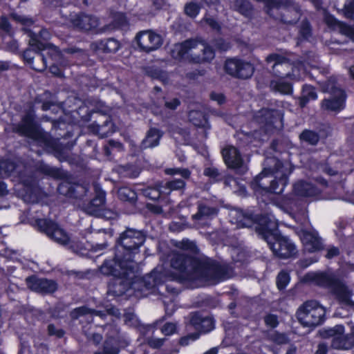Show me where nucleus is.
Instances as JSON below:
<instances>
[{"mask_svg": "<svg viewBox=\"0 0 354 354\" xmlns=\"http://www.w3.org/2000/svg\"><path fill=\"white\" fill-rule=\"evenodd\" d=\"M180 252L174 253L171 266L176 270L174 274H166L162 267L155 268L146 281H153V286L159 285L166 280L181 279L196 281L197 286L205 283L214 284L220 281V268L216 265H209L198 261L191 254L197 252L196 244L189 240H183L178 245Z\"/></svg>", "mask_w": 354, "mask_h": 354, "instance_id": "f257e3e1", "label": "nucleus"}, {"mask_svg": "<svg viewBox=\"0 0 354 354\" xmlns=\"http://www.w3.org/2000/svg\"><path fill=\"white\" fill-rule=\"evenodd\" d=\"M260 227L257 230L268 243L274 254L279 258L287 259L297 253L295 244L287 237L278 234L275 231L278 223L272 216L260 220Z\"/></svg>", "mask_w": 354, "mask_h": 354, "instance_id": "f03ea898", "label": "nucleus"}, {"mask_svg": "<svg viewBox=\"0 0 354 354\" xmlns=\"http://www.w3.org/2000/svg\"><path fill=\"white\" fill-rule=\"evenodd\" d=\"M135 263L129 259L122 260L118 255L113 260L106 261L101 267V272L105 274H111L115 277L113 284L109 285V290L116 295H122L126 292L128 286H134Z\"/></svg>", "mask_w": 354, "mask_h": 354, "instance_id": "7ed1b4c3", "label": "nucleus"}, {"mask_svg": "<svg viewBox=\"0 0 354 354\" xmlns=\"http://www.w3.org/2000/svg\"><path fill=\"white\" fill-rule=\"evenodd\" d=\"M170 53L175 59H185L194 63L209 62L214 57V52L212 48L203 41L195 39L176 44Z\"/></svg>", "mask_w": 354, "mask_h": 354, "instance_id": "20e7f679", "label": "nucleus"}, {"mask_svg": "<svg viewBox=\"0 0 354 354\" xmlns=\"http://www.w3.org/2000/svg\"><path fill=\"white\" fill-rule=\"evenodd\" d=\"M306 277L319 286L330 288L341 302L346 305H354V286L349 289L341 282L324 273H308Z\"/></svg>", "mask_w": 354, "mask_h": 354, "instance_id": "39448f33", "label": "nucleus"}, {"mask_svg": "<svg viewBox=\"0 0 354 354\" xmlns=\"http://www.w3.org/2000/svg\"><path fill=\"white\" fill-rule=\"evenodd\" d=\"M325 314V308L315 300L306 301L297 312L299 322L308 327H315L322 324Z\"/></svg>", "mask_w": 354, "mask_h": 354, "instance_id": "423d86ee", "label": "nucleus"}, {"mask_svg": "<svg viewBox=\"0 0 354 354\" xmlns=\"http://www.w3.org/2000/svg\"><path fill=\"white\" fill-rule=\"evenodd\" d=\"M28 33L30 37L29 44L34 50L48 49V55L52 60L61 65L64 64L63 54L55 46L43 42V41L48 40L50 37V34L46 29L40 30L39 35L35 31L31 30H28Z\"/></svg>", "mask_w": 354, "mask_h": 354, "instance_id": "0eeeda50", "label": "nucleus"}, {"mask_svg": "<svg viewBox=\"0 0 354 354\" xmlns=\"http://www.w3.org/2000/svg\"><path fill=\"white\" fill-rule=\"evenodd\" d=\"M322 89L324 92L330 93L328 99L323 100L322 107L326 110L339 111L344 108L346 95L339 88L333 80H329L324 83Z\"/></svg>", "mask_w": 354, "mask_h": 354, "instance_id": "6e6552de", "label": "nucleus"}, {"mask_svg": "<svg viewBox=\"0 0 354 354\" xmlns=\"http://www.w3.org/2000/svg\"><path fill=\"white\" fill-rule=\"evenodd\" d=\"M268 63H274L272 71L274 75L279 78H288L290 80H299L302 75L298 73L300 67L292 68L291 64L283 60V58L277 54H272L267 57Z\"/></svg>", "mask_w": 354, "mask_h": 354, "instance_id": "1a4fd4ad", "label": "nucleus"}, {"mask_svg": "<svg viewBox=\"0 0 354 354\" xmlns=\"http://www.w3.org/2000/svg\"><path fill=\"white\" fill-rule=\"evenodd\" d=\"M344 327L341 325L325 330L326 337H332L331 346L335 349L348 350L354 346V328L351 333L343 335Z\"/></svg>", "mask_w": 354, "mask_h": 354, "instance_id": "9d476101", "label": "nucleus"}, {"mask_svg": "<svg viewBox=\"0 0 354 354\" xmlns=\"http://www.w3.org/2000/svg\"><path fill=\"white\" fill-rule=\"evenodd\" d=\"M39 229L44 232L48 237L61 245H67L71 241L69 235L56 223L46 219L37 221Z\"/></svg>", "mask_w": 354, "mask_h": 354, "instance_id": "9b49d317", "label": "nucleus"}, {"mask_svg": "<svg viewBox=\"0 0 354 354\" xmlns=\"http://www.w3.org/2000/svg\"><path fill=\"white\" fill-rule=\"evenodd\" d=\"M225 70L228 74L243 79L250 77L254 73V68L250 63L236 59H227Z\"/></svg>", "mask_w": 354, "mask_h": 354, "instance_id": "f8f14e48", "label": "nucleus"}, {"mask_svg": "<svg viewBox=\"0 0 354 354\" xmlns=\"http://www.w3.org/2000/svg\"><path fill=\"white\" fill-rule=\"evenodd\" d=\"M136 39L138 46L146 52L157 50L162 44V37L152 30H144L137 34Z\"/></svg>", "mask_w": 354, "mask_h": 354, "instance_id": "ddd939ff", "label": "nucleus"}, {"mask_svg": "<svg viewBox=\"0 0 354 354\" xmlns=\"http://www.w3.org/2000/svg\"><path fill=\"white\" fill-rule=\"evenodd\" d=\"M145 240V236L141 232L129 229L120 236L119 241L121 245L128 250L126 255L130 257L131 254L129 251L142 245Z\"/></svg>", "mask_w": 354, "mask_h": 354, "instance_id": "4468645a", "label": "nucleus"}, {"mask_svg": "<svg viewBox=\"0 0 354 354\" xmlns=\"http://www.w3.org/2000/svg\"><path fill=\"white\" fill-rule=\"evenodd\" d=\"M70 21L73 27L84 31L96 30L100 25L97 17L83 13L72 16Z\"/></svg>", "mask_w": 354, "mask_h": 354, "instance_id": "2eb2a0df", "label": "nucleus"}, {"mask_svg": "<svg viewBox=\"0 0 354 354\" xmlns=\"http://www.w3.org/2000/svg\"><path fill=\"white\" fill-rule=\"evenodd\" d=\"M17 131L39 142H41L44 139L43 133L35 126L33 115L30 113L23 119L21 124L17 129Z\"/></svg>", "mask_w": 354, "mask_h": 354, "instance_id": "dca6fc26", "label": "nucleus"}, {"mask_svg": "<svg viewBox=\"0 0 354 354\" xmlns=\"http://www.w3.org/2000/svg\"><path fill=\"white\" fill-rule=\"evenodd\" d=\"M298 234L305 250L315 252L322 249V241L316 232L301 230Z\"/></svg>", "mask_w": 354, "mask_h": 354, "instance_id": "f3484780", "label": "nucleus"}, {"mask_svg": "<svg viewBox=\"0 0 354 354\" xmlns=\"http://www.w3.org/2000/svg\"><path fill=\"white\" fill-rule=\"evenodd\" d=\"M26 283L28 287L32 290L42 293L53 292L57 288L55 283L53 281L36 277L27 278Z\"/></svg>", "mask_w": 354, "mask_h": 354, "instance_id": "a211bd4d", "label": "nucleus"}, {"mask_svg": "<svg viewBox=\"0 0 354 354\" xmlns=\"http://www.w3.org/2000/svg\"><path fill=\"white\" fill-rule=\"evenodd\" d=\"M255 120L261 126H266L281 122V113L277 111L262 109L255 115Z\"/></svg>", "mask_w": 354, "mask_h": 354, "instance_id": "6ab92c4d", "label": "nucleus"}, {"mask_svg": "<svg viewBox=\"0 0 354 354\" xmlns=\"http://www.w3.org/2000/svg\"><path fill=\"white\" fill-rule=\"evenodd\" d=\"M223 156L225 164L231 168L238 169L241 167L243 163L242 158L238 150L229 146L223 150Z\"/></svg>", "mask_w": 354, "mask_h": 354, "instance_id": "aec40b11", "label": "nucleus"}, {"mask_svg": "<svg viewBox=\"0 0 354 354\" xmlns=\"http://www.w3.org/2000/svg\"><path fill=\"white\" fill-rule=\"evenodd\" d=\"M191 323L196 326L197 329L204 333L212 330L214 327L213 319L209 317H201L198 315H194L191 319Z\"/></svg>", "mask_w": 354, "mask_h": 354, "instance_id": "412c9836", "label": "nucleus"}, {"mask_svg": "<svg viewBox=\"0 0 354 354\" xmlns=\"http://www.w3.org/2000/svg\"><path fill=\"white\" fill-rule=\"evenodd\" d=\"M105 203V193L102 191H97L95 197L91 201L86 211L90 214H95L100 208Z\"/></svg>", "mask_w": 354, "mask_h": 354, "instance_id": "4be33fe9", "label": "nucleus"}, {"mask_svg": "<svg viewBox=\"0 0 354 354\" xmlns=\"http://www.w3.org/2000/svg\"><path fill=\"white\" fill-rule=\"evenodd\" d=\"M294 191L297 195L310 196L316 195L317 190L310 184L306 182H299L294 186Z\"/></svg>", "mask_w": 354, "mask_h": 354, "instance_id": "5701e85b", "label": "nucleus"}, {"mask_svg": "<svg viewBox=\"0 0 354 354\" xmlns=\"http://www.w3.org/2000/svg\"><path fill=\"white\" fill-rule=\"evenodd\" d=\"M160 132L156 129H151L142 142L143 148L153 147L158 145L159 140L161 138Z\"/></svg>", "mask_w": 354, "mask_h": 354, "instance_id": "b1692460", "label": "nucleus"}, {"mask_svg": "<svg viewBox=\"0 0 354 354\" xmlns=\"http://www.w3.org/2000/svg\"><path fill=\"white\" fill-rule=\"evenodd\" d=\"M270 88L274 91L286 95L290 94L292 91V84L284 82L283 79L281 78L278 80H272L270 82Z\"/></svg>", "mask_w": 354, "mask_h": 354, "instance_id": "393cba45", "label": "nucleus"}, {"mask_svg": "<svg viewBox=\"0 0 354 354\" xmlns=\"http://www.w3.org/2000/svg\"><path fill=\"white\" fill-rule=\"evenodd\" d=\"M189 118L191 122L195 126L203 128H208L209 124L205 115L200 111L192 110L189 113Z\"/></svg>", "mask_w": 354, "mask_h": 354, "instance_id": "a878e982", "label": "nucleus"}, {"mask_svg": "<svg viewBox=\"0 0 354 354\" xmlns=\"http://www.w3.org/2000/svg\"><path fill=\"white\" fill-rule=\"evenodd\" d=\"M185 183L180 178H174L165 184V186L160 188V192L169 194L171 191L178 190L184 188Z\"/></svg>", "mask_w": 354, "mask_h": 354, "instance_id": "bb28decb", "label": "nucleus"}, {"mask_svg": "<svg viewBox=\"0 0 354 354\" xmlns=\"http://www.w3.org/2000/svg\"><path fill=\"white\" fill-rule=\"evenodd\" d=\"M97 45L98 50L106 53H115L120 47L118 41L113 39L97 41Z\"/></svg>", "mask_w": 354, "mask_h": 354, "instance_id": "cd10ccee", "label": "nucleus"}, {"mask_svg": "<svg viewBox=\"0 0 354 354\" xmlns=\"http://www.w3.org/2000/svg\"><path fill=\"white\" fill-rule=\"evenodd\" d=\"M230 216L232 218L237 217L236 223L239 227H251L254 223V219L250 216H246L243 214L241 212L238 210H232L230 212Z\"/></svg>", "mask_w": 354, "mask_h": 354, "instance_id": "c85d7f7f", "label": "nucleus"}, {"mask_svg": "<svg viewBox=\"0 0 354 354\" xmlns=\"http://www.w3.org/2000/svg\"><path fill=\"white\" fill-rule=\"evenodd\" d=\"M112 123L108 120H106L103 124H100L98 122H95L92 124L95 133L101 137L108 136L109 133H113L114 130L112 129Z\"/></svg>", "mask_w": 354, "mask_h": 354, "instance_id": "c756f323", "label": "nucleus"}, {"mask_svg": "<svg viewBox=\"0 0 354 354\" xmlns=\"http://www.w3.org/2000/svg\"><path fill=\"white\" fill-rule=\"evenodd\" d=\"M317 95L314 89L310 86H305L302 90V95L300 98V106H304L308 101L317 99Z\"/></svg>", "mask_w": 354, "mask_h": 354, "instance_id": "7c9ffc66", "label": "nucleus"}, {"mask_svg": "<svg viewBox=\"0 0 354 354\" xmlns=\"http://www.w3.org/2000/svg\"><path fill=\"white\" fill-rule=\"evenodd\" d=\"M118 194L119 198L122 201L134 202L137 198L136 193L127 187L120 188Z\"/></svg>", "mask_w": 354, "mask_h": 354, "instance_id": "2f4dec72", "label": "nucleus"}, {"mask_svg": "<svg viewBox=\"0 0 354 354\" xmlns=\"http://www.w3.org/2000/svg\"><path fill=\"white\" fill-rule=\"evenodd\" d=\"M216 214V211L214 208H210L206 206H199L198 212L196 214L192 216L194 220H203L206 217H208L212 215H214Z\"/></svg>", "mask_w": 354, "mask_h": 354, "instance_id": "473e14b6", "label": "nucleus"}, {"mask_svg": "<svg viewBox=\"0 0 354 354\" xmlns=\"http://www.w3.org/2000/svg\"><path fill=\"white\" fill-rule=\"evenodd\" d=\"M118 352L117 341L115 339H109L104 343L103 353H95V354H118Z\"/></svg>", "mask_w": 354, "mask_h": 354, "instance_id": "72a5a7b5", "label": "nucleus"}, {"mask_svg": "<svg viewBox=\"0 0 354 354\" xmlns=\"http://www.w3.org/2000/svg\"><path fill=\"white\" fill-rule=\"evenodd\" d=\"M300 138L309 142L311 145H315L319 140L318 135L311 131H304L300 135Z\"/></svg>", "mask_w": 354, "mask_h": 354, "instance_id": "f704fd0d", "label": "nucleus"}, {"mask_svg": "<svg viewBox=\"0 0 354 354\" xmlns=\"http://www.w3.org/2000/svg\"><path fill=\"white\" fill-rule=\"evenodd\" d=\"M200 7L195 3H189L185 6V12L190 17H195L198 15Z\"/></svg>", "mask_w": 354, "mask_h": 354, "instance_id": "c9c22d12", "label": "nucleus"}, {"mask_svg": "<svg viewBox=\"0 0 354 354\" xmlns=\"http://www.w3.org/2000/svg\"><path fill=\"white\" fill-rule=\"evenodd\" d=\"M290 281V277L287 272H281L277 277V285L279 289L284 288Z\"/></svg>", "mask_w": 354, "mask_h": 354, "instance_id": "e433bc0d", "label": "nucleus"}, {"mask_svg": "<svg viewBox=\"0 0 354 354\" xmlns=\"http://www.w3.org/2000/svg\"><path fill=\"white\" fill-rule=\"evenodd\" d=\"M286 182V176H283V178L279 179V181L278 183H279V185H280L281 186V187H275V185H274L275 183L272 182L270 187L268 188V191L270 192L276 193V194H280L283 191Z\"/></svg>", "mask_w": 354, "mask_h": 354, "instance_id": "4c0bfd02", "label": "nucleus"}, {"mask_svg": "<svg viewBox=\"0 0 354 354\" xmlns=\"http://www.w3.org/2000/svg\"><path fill=\"white\" fill-rule=\"evenodd\" d=\"M161 330L165 335H171L176 333V326L174 323H166Z\"/></svg>", "mask_w": 354, "mask_h": 354, "instance_id": "58836bf2", "label": "nucleus"}, {"mask_svg": "<svg viewBox=\"0 0 354 354\" xmlns=\"http://www.w3.org/2000/svg\"><path fill=\"white\" fill-rule=\"evenodd\" d=\"M113 18L114 21L113 27L123 26L127 22L126 17L122 13L115 14Z\"/></svg>", "mask_w": 354, "mask_h": 354, "instance_id": "ea45409f", "label": "nucleus"}, {"mask_svg": "<svg viewBox=\"0 0 354 354\" xmlns=\"http://www.w3.org/2000/svg\"><path fill=\"white\" fill-rule=\"evenodd\" d=\"M168 174H180L184 178H188L190 175V172L187 169H169L166 171Z\"/></svg>", "mask_w": 354, "mask_h": 354, "instance_id": "a19ab883", "label": "nucleus"}, {"mask_svg": "<svg viewBox=\"0 0 354 354\" xmlns=\"http://www.w3.org/2000/svg\"><path fill=\"white\" fill-rule=\"evenodd\" d=\"M9 167L12 169L14 168V165L9 160H3L0 162V177L4 178L8 173V170L4 169L5 167Z\"/></svg>", "mask_w": 354, "mask_h": 354, "instance_id": "79ce46f5", "label": "nucleus"}, {"mask_svg": "<svg viewBox=\"0 0 354 354\" xmlns=\"http://www.w3.org/2000/svg\"><path fill=\"white\" fill-rule=\"evenodd\" d=\"M94 313V310H91L86 307H80L78 308H76L73 313L72 315L74 318H77L79 316L86 315L88 313Z\"/></svg>", "mask_w": 354, "mask_h": 354, "instance_id": "37998d69", "label": "nucleus"}, {"mask_svg": "<svg viewBox=\"0 0 354 354\" xmlns=\"http://www.w3.org/2000/svg\"><path fill=\"white\" fill-rule=\"evenodd\" d=\"M272 339L279 344H286L288 339L286 336L283 334L274 333L271 337Z\"/></svg>", "mask_w": 354, "mask_h": 354, "instance_id": "c03bdc74", "label": "nucleus"}, {"mask_svg": "<svg viewBox=\"0 0 354 354\" xmlns=\"http://www.w3.org/2000/svg\"><path fill=\"white\" fill-rule=\"evenodd\" d=\"M265 323L267 326L274 328L278 324L277 317L273 315H268L265 317Z\"/></svg>", "mask_w": 354, "mask_h": 354, "instance_id": "a18cd8bd", "label": "nucleus"}, {"mask_svg": "<svg viewBox=\"0 0 354 354\" xmlns=\"http://www.w3.org/2000/svg\"><path fill=\"white\" fill-rule=\"evenodd\" d=\"M12 17L14 18L15 20L21 23L23 25H25V26H30V25L32 24V23H33V21L31 19L28 18L24 16L17 15L15 14V15H12Z\"/></svg>", "mask_w": 354, "mask_h": 354, "instance_id": "49530a36", "label": "nucleus"}, {"mask_svg": "<svg viewBox=\"0 0 354 354\" xmlns=\"http://www.w3.org/2000/svg\"><path fill=\"white\" fill-rule=\"evenodd\" d=\"M164 343V339L151 338L148 339V344L152 348H159Z\"/></svg>", "mask_w": 354, "mask_h": 354, "instance_id": "de8ad7c7", "label": "nucleus"}, {"mask_svg": "<svg viewBox=\"0 0 354 354\" xmlns=\"http://www.w3.org/2000/svg\"><path fill=\"white\" fill-rule=\"evenodd\" d=\"M48 330L50 335H54L58 337H62L64 334L62 330L56 328L53 325H49Z\"/></svg>", "mask_w": 354, "mask_h": 354, "instance_id": "09e8293b", "label": "nucleus"}, {"mask_svg": "<svg viewBox=\"0 0 354 354\" xmlns=\"http://www.w3.org/2000/svg\"><path fill=\"white\" fill-rule=\"evenodd\" d=\"M180 104V101L177 98H174L169 101L165 102V106L169 109L174 110L176 109Z\"/></svg>", "mask_w": 354, "mask_h": 354, "instance_id": "8fccbe9b", "label": "nucleus"}, {"mask_svg": "<svg viewBox=\"0 0 354 354\" xmlns=\"http://www.w3.org/2000/svg\"><path fill=\"white\" fill-rule=\"evenodd\" d=\"M342 31L354 41V28L353 27L344 26L342 27Z\"/></svg>", "mask_w": 354, "mask_h": 354, "instance_id": "3c124183", "label": "nucleus"}, {"mask_svg": "<svg viewBox=\"0 0 354 354\" xmlns=\"http://www.w3.org/2000/svg\"><path fill=\"white\" fill-rule=\"evenodd\" d=\"M210 97L212 100L216 101L218 104H221L225 102V97L221 93H212Z\"/></svg>", "mask_w": 354, "mask_h": 354, "instance_id": "603ef678", "label": "nucleus"}, {"mask_svg": "<svg viewBox=\"0 0 354 354\" xmlns=\"http://www.w3.org/2000/svg\"><path fill=\"white\" fill-rule=\"evenodd\" d=\"M339 254V250L335 247H330L328 249L327 254L326 257L328 259H331L334 257H336Z\"/></svg>", "mask_w": 354, "mask_h": 354, "instance_id": "864d4df0", "label": "nucleus"}, {"mask_svg": "<svg viewBox=\"0 0 354 354\" xmlns=\"http://www.w3.org/2000/svg\"><path fill=\"white\" fill-rule=\"evenodd\" d=\"M204 174L207 176L215 178L218 176V171L215 168L209 167L205 169Z\"/></svg>", "mask_w": 354, "mask_h": 354, "instance_id": "5fc2aeb1", "label": "nucleus"}, {"mask_svg": "<svg viewBox=\"0 0 354 354\" xmlns=\"http://www.w3.org/2000/svg\"><path fill=\"white\" fill-rule=\"evenodd\" d=\"M206 23L213 29L218 30L219 29V25L218 22L214 20L213 18H207L205 19Z\"/></svg>", "mask_w": 354, "mask_h": 354, "instance_id": "6e6d98bb", "label": "nucleus"}, {"mask_svg": "<svg viewBox=\"0 0 354 354\" xmlns=\"http://www.w3.org/2000/svg\"><path fill=\"white\" fill-rule=\"evenodd\" d=\"M9 23L5 17H2L0 19V28L6 31H9Z\"/></svg>", "mask_w": 354, "mask_h": 354, "instance_id": "4d7b16f0", "label": "nucleus"}, {"mask_svg": "<svg viewBox=\"0 0 354 354\" xmlns=\"http://www.w3.org/2000/svg\"><path fill=\"white\" fill-rule=\"evenodd\" d=\"M327 346L324 344H319L315 354H326Z\"/></svg>", "mask_w": 354, "mask_h": 354, "instance_id": "13d9d810", "label": "nucleus"}, {"mask_svg": "<svg viewBox=\"0 0 354 354\" xmlns=\"http://www.w3.org/2000/svg\"><path fill=\"white\" fill-rule=\"evenodd\" d=\"M225 184L230 187H233L234 185H236L237 182L235 179H234L232 177H227L225 180Z\"/></svg>", "mask_w": 354, "mask_h": 354, "instance_id": "bf43d9fd", "label": "nucleus"}, {"mask_svg": "<svg viewBox=\"0 0 354 354\" xmlns=\"http://www.w3.org/2000/svg\"><path fill=\"white\" fill-rule=\"evenodd\" d=\"M50 72L55 75L59 76V75H62V71H60V69L59 68H57V66H56L55 65V64H53L52 66H50Z\"/></svg>", "mask_w": 354, "mask_h": 354, "instance_id": "052dcab7", "label": "nucleus"}, {"mask_svg": "<svg viewBox=\"0 0 354 354\" xmlns=\"http://www.w3.org/2000/svg\"><path fill=\"white\" fill-rule=\"evenodd\" d=\"M346 9L348 12V15H354V0H353L351 3L346 6Z\"/></svg>", "mask_w": 354, "mask_h": 354, "instance_id": "680f3d73", "label": "nucleus"}, {"mask_svg": "<svg viewBox=\"0 0 354 354\" xmlns=\"http://www.w3.org/2000/svg\"><path fill=\"white\" fill-rule=\"evenodd\" d=\"M8 190L6 185L4 183H0V196H4L7 194Z\"/></svg>", "mask_w": 354, "mask_h": 354, "instance_id": "e2e57ef3", "label": "nucleus"}, {"mask_svg": "<svg viewBox=\"0 0 354 354\" xmlns=\"http://www.w3.org/2000/svg\"><path fill=\"white\" fill-rule=\"evenodd\" d=\"M229 48V45L225 44L223 41L221 40L218 43V48L222 50H226Z\"/></svg>", "mask_w": 354, "mask_h": 354, "instance_id": "0e129e2a", "label": "nucleus"}, {"mask_svg": "<svg viewBox=\"0 0 354 354\" xmlns=\"http://www.w3.org/2000/svg\"><path fill=\"white\" fill-rule=\"evenodd\" d=\"M10 162H11V161H10ZM12 163L14 165V168L12 169L10 167H7L4 168V169L8 171V174L5 177L10 176L12 174H14L15 172L16 167H15V164L12 162Z\"/></svg>", "mask_w": 354, "mask_h": 354, "instance_id": "69168bd1", "label": "nucleus"}, {"mask_svg": "<svg viewBox=\"0 0 354 354\" xmlns=\"http://www.w3.org/2000/svg\"><path fill=\"white\" fill-rule=\"evenodd\" d=\"M30 53H31V50H27L24 52V58L26 59L29 62H31V60H32Z\"/></svg>", "mask_w": 354, "mask_h": 354, "instance_id": "338daca9", "label": "nucleus"}, {"mask_svg": "<svg viewBox=\"0 0 354 354\" xmlns=\"http://www.w3.org/2000/svg\"><path fill=\"white\" fill-rule=\"evenodd\" d=\"M93 340L95 343L98 344L102 340V336L99 334H93Z\"/></svg>", "mask_w": 354, "mask_h": 354, "instance_id": "774afa93", "label": "nucleus"}]
</instances>
